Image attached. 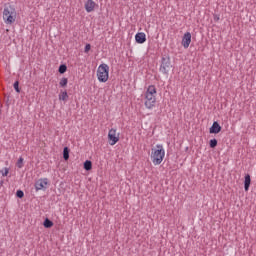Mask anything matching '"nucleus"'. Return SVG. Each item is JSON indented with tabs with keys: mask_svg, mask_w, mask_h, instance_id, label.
Instances as JSON below:
<instances>
[{
	"mask_svg": "<svg viewBox=\"0 0 256 256\" xmlns=\"http://www.w3.org/2000/svg\"><path fill=\"white\" fill-rule=\"evenodd\" d=\"M17 19V10L15 6L6 5L3 10V21L6 25H13Z\"/></svg>",
	"mask_w": 256,
	"mask_h": 256,
	"instance_id": "f257e3e1",
	"label": "nucleus"
},
{
	"mask_svg": "<svg viewBox=\"0 0 256 256\" xmlns=\"http://www.w3.org/2000/svg\"><path fill=\"white\" fill-rule=\"evenodd\" d=\"M156 148L151 149V160L153 165H161L163 159H165V149L161 144H157Z\"/></svg>",
	"mask_w": 256,
	"mask_h": 256,
	"instance_id": "f03ea898",
	"label": "nucleus"
},
{
	"mask_svg": "<svg viewBox=\"0 0 256 256\" xmlns=\"http://www.w3.org/2000/svg\"><path fill=\"white\" fill-rule=\"evenodd\" d=\"M97 78L100 83H107L109 81V65L100 64L97 69Z\"/></svg>",
	"mask_w": 256,
	"mask_h": 256,
	"instance_id": "7ed1b4c3",
	"label": "nucleus"
},
{
	"mask_svg": "<svg viewBox=\"0 0 256 256\" xmlns=\"http://www.w3.org/2000/svg\"><path fill=\"white\" fill-rule=\"evenodd\" d=\"M173 66L171 65V58L169 56L162 57L161 59V65L159 68L160 73L163 75H169V71H171V68Z\"/></svg>",
	"mask_w": 256,
	"mask_h": 256,
	"instance_id": "20e7f679",
	"label": "nucleus"
},
{
	"mask_svg": "<svg viewBox=\"0 0 256 256\" xmlns=\"http://www.w3.org/2000/svg\"><path fill=\"white\" fill-rule=\"evenodd\" d=\"M145 107L146 109H153L155 107V103H157V98L155 97L154 94H148L147 92L145 93Z\"/></svg>",
	"mask_w": 256,
	"mask_h": 256,
	"instance_id": "39448f33",
	"label": "nucleus"
},
{
	"mask_svg": "<svg viewBox=\"0 0 256 256\" xmlns=\"http://www.w3.org/2000/svg\"><path fill=\"white\" fill-rule=\"evenodd\" d=\"M47 185H49V179L48 178H40L35 182L34 187H35L36 191H41V190L47 189Z\"/></svg>",
	"mask_w": 256,
	"mask_h": 256,
	"instance_id": "423d86ee",
	"label": "nucleus"
},
{
	"mask_svg": "<svg viewBox=\"0 0 256 256\" xmlns=\"http://www.w3.org/2000/svg\"><path fill=\"white\" fill-rule=\"evenodd\" d=\"M117 135V130L116 129H111L109 130V133H108V139L110 142V145H116L117 142L119 141V136H116Z\"/></svg>",
	"mask_w": 256,
	"mask_h": 256,
	"instance_id": "0eeeda50",
	"label": "nucleus"
},
{
	"mask_svg": "<svg viewBox=\"0 0 256 256\" xmlns=\"http://www.w3.org/2000/svg\"><path fill=\"white\" fill-rule=\"evenodd\" d=\"M189 45H191V33L186 32L182 38V47L189 49Z\"/></svg>",
	"mask_w": 256,
	"mask_h": 256,
	"instance_id": "6e6552de",
	"label": "nucleus"
},
{
	"mask_svg": "<svg viewBox=\"0 0 256 256\" xmlns=\"http://www.w3.org/2000/svg\"><path fill=\"white\" fill-rule=\"evenodd\" d=\"M96 5H97V3H95V1L87 0L85 5H84V8H85L87 13H93V11H95Z\"/></svg>",
	"mask_w": 256,
	"mask_h": 256,
	"instance_id": "1a4fd4ad",
	"label": "nucleus"
},
{
	"mask_svg": "<svg viewBox=\"0 0 256 256\" xmlns=\"http://www.w3.org/2000/svg\"><path fill=\"white\" fill-rule=\"evenodd\" d=\"M221 125L219 124V122L214 121L212 126L209 129V133L217 135L218 133H221Z\"/></svg>",
	"mask_w": 256,
	"mask_h": 256,
	"instance_id": "9d476101",
	"label": "nucleus"
},
{
	"mask_svg": "<svg viewBox=\"0 0 256 256\" xmlns=\"http://www.w3.org/2000/svg\"><path fill=\"white\" fill-rule=\"evenodd\" d=\"M135 41H136V43L143 45V43H145V41H147V36L145 35L144 32H138L135 35Z\"/></svg>",
	"mask_w": 256,
	"mask_h": 256,
	"instance_id": "9b49d317",
	"label": "nucleus"
},
{
	"mask_svg": "<svg viewBox=\"0 0 256 256\" xmlns=\"http://www.w3.org/2000/svg\"><path fill=\"white\" fill-rule=\"evenodd\" d=\"M249 187H251V175L246 174L244 180V190L249 191Z\"/></svg>",
	"mask_w": 256,
	"mask_h": 256,
	"instance_id": "f8f14e48",
	"label": "nucleus"
},
{
	"mask_svg": "<svg viewBox=\"0 0 256 256\" xmlns=\"http://www.w3.org/2000/svg\"><path fill=\"white\" fill-rule=\"evenodd\" d=\"M146 93L150 95H157V88H155V85H150L148 86Z\"/></svg>",
	"mask_w": 256,
	"mask_h": 256,
	"instance_id": "ddd939ff",
	"label": "nucleus"
},
{
	"mask_svg": "<svg viewBox=\"0 0 256 256\" xmlns=\"http://www.w3.org/2000/svg\"><path fill=\"white\" fill-rule=\"evenodd\" d=\"M84 169L85 171H91L93 169V162H91V160H86L84 162Z\"/></svg>",
	"mask_w": 256,
	"mask_h": 256,
	"instance_id": "4468645a",
	"label": "nucleus"
},
{
	"mask_svg": "<svg viewBox=\"0 0 256 256\" xmlns=\"http://www.w3.org/2000/svg\"><path fill=\"white\" fill-rule=\"evenodd\" d=\"M43 226L45 229H51V227H53V221L49 220V218H46L43 222Z\"/></svg>",
	"mask_w": 256,
	"mask_h": 256,
	"instance_id": "2eb2a0df",
	"label": "nucleus"
},
{
	"mask_svg": "<svg viewBox=\"0 0 256 256\" xmlns=\"http://www.w3.org/2000/svg\"><path fill=\"white\" fill-rule=\"evenodd\" d=\"M69 153H70L69 147H64V149H63L64 161H69Z\"/></svg>",
	"mask_w": 256,
	"mask_h": 256,
	"instance_id": "dca6fc26",
	"label": "nucleus"
},
{
	"mask_svg": "<svg viewBox=\"0 0 256 256\" xmlns=\"http://www.w3.org/2000/svg\"><path fill=\"white\" fill-rule=\"evenodd\" d=\"M69 99V94H67V91L61 92L59 95V100L60 101H67Z\"/></svg>",
	"mask_w": 256,
	"mask_h": 256,
	"instance_id": "f3484780",
	"label": "nucleus"
},
{
	"mask_svg": "<svg viewBox=\"0 0 256 256\" xmlns=\"http://www.w3.org/2000/svg\"><path fill=\"white\" fill-rule=\"evenodd\" d=\"M58 71L60 75H63L64 73H67V65L61 64L58 68Z\"/></svg>",
	"mask_w": 256,
	"mask_h": 256,
	"instance_id": "a211bd4d",
	"label": "nucleus"
},
{
	"mask_svg": "<svg viewBox=\"0 0 256 256\" xmlns=\"http://www.w3.org/2000/svg\"><path fill=\"white\" fill-rule=\"evenodd\" d=\"M217 143H218L217 139H215V138L211 139V140L209 141V146H210V148H211V149H215V147H217Z\"/></svg>",
	"mask_w": 256,
	"mask_h": 256,
	"instance_id": "6ab92c4d",
	"label": "nucleus"
},
{
	"mask_svg": "<svg viewBox=\"0 0 256 256\" xmlns=\"http://www.w3.org/2000/svg\"><path fill=\"white\" fill-rule=\"evenodd\" d=\"M67 83H69V80L66 77H64L60 80L59 85L60 87H67Z\"/></svg>",
	"mask_w": 256,
	"mask_h": 256,
	"instance_id": "aec40b11",
	"label": "nucleus"
},
{
	"mask_svg": "<svg viewBox=\"0 0 256 256\" xmlns=\"http://www.w3.org/2000/svg\"><path fill=\"white\" fill-rule=\"evenodd\" d=\"M16 197H18V199H23L25 197V192H23V190H17Z\"/></svg>",
	"mask_w": 256,
	"mask_h": 256,
	"instance_id": "412c9836",
	"label": "nucleus"
},
{
	"mask_svg": "<svg viewBox=\"0 0 256 256\" xmlns=\"http://www.w3.org/2000/svg\"><path fill=\"white\" fill-rule=\"evenodd\" d=\"M23 161H24L23 157H20V158L18 159V161H17V163H16L18 169H23Z\"/></svg>",
	"mask_w": 256,
	"mask_h": 256,
	"instance_id": "4be33fe9",
	"label": "nucleus"
},
{
	"mask_svg": "<svg viewBox=\"0 0 256 256\" xmlns=\"http://www.w3.org/2000/svg\"><path fill=\"white\" fill-rule=\"evenodd\" d=\"M13 87H14L16 93H21V88H19V81H15L13 84Z\"/></svg>",
	"mask_w": 256,
	"mask_h": 256,
	"instance_id": "5701e85b",
	"label": "nucleus"
},
{
	"mask_svg": "<svg viewBox=\"0 0 256 256\" xmlns=\"http://www.w3.org/2000/svg\"><path fill=\"white\" fill-rule=\"evenodd\" d=\"M2 177H7L9 175V168H4L1 170Z\"/></svg>",
	"mask_w": 256,
	"mask_h": 256,
	"instance_id": "b1692460",
	"label": "nucleus"
},
{
	"mask_svg": "<svg viewBox=\"0 0 256 256\" xmlns=\"http://www.w3.org/2000/svg\"><path fill=\"white\" fill-rule=\"evenodd\" d=\"M88 51H91V44H86L84 48V53H87Z\"/></svg>",
	"mask_w": 256,
	"mask_h": 256,
	"instance_id": "393cba45",
	"label": "nucleus"
},
{
	"mask_svg": "<svg viewBox=\"0 0 256 256\" xmlns=\"http://www.w3.org/2000/svg\"><path fill=\"white\" fill-rule=\"evenodd\" d=\"M219 19H220V18H219V15H215V16H214V21H219Z\"/></svg>",
	"mask_w": 256,
	"mask_h": 256,
	"instance_id": "a878e982",
	"label": "nucleus"
}]
</instances>
